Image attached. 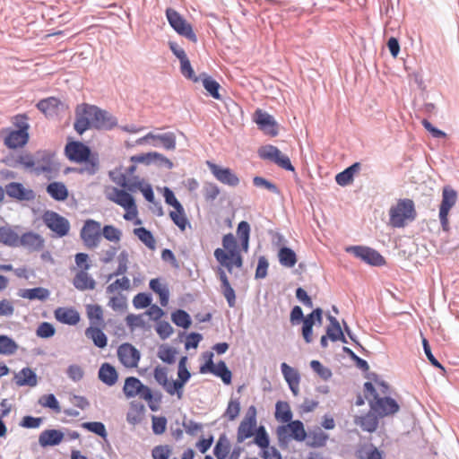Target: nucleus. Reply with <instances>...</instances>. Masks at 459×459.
<instances>
[{"label":"nucleus","mask_w":459,"mask_h":459,"mask_svg":"<svg viewBox=\"0 0 459 459\" xmlns=\"http://www.w3.org/2000/svg\"><path fill=\"white\" fill-rule=\"evenodd\" d=\"M416 217L414 202L409 198L399 199L389 210V222L394 228H403L406 221H413Z\"/></svg>","instance_id":"obj_1"},{"label":"nucleus","mask_w":459,"mask_h":459,"mask_svg":"<svg viewBox=\"0 0 459 459\" xmlns=\"http://www.w3.org/2000/svg\"><path fill=\"white\" fill-rule=\"evenodd\" d=\"M287 424L280 425L276 429L279 446L281 448H286L291 439L304 442L307 438L304 423L300 420H292Z\"/></svg>","instance_id":"obj_2"},{"label":"nucleus","mask_w":459,"mask_h":459,"mask_svg":"<svg viewBox=\"0 0 459 459\" xmlns=\"http://www.w3.org/2000/svg\"><path fill=\"white\" fill-rule=\"evenodd\" d=\"M165 15L169 26L180 36L186 38L190 42L196 43L198 39L189 23L177 10L168 7Z\"/></svg>","instance_id":"obj_3"},{"label":"nucleus","mask_w":459,"mask_h":459,"mask_svg":"<svg viewBox=\"0 0 459 459\" xmlns=\"http://www.w3.org/2000/svg\"><path fill=\"white\" fill-rule=\"evenodd\" d=\"M345 251L370 266L380 267L386 264L385 257L377 250L368 246H349Z\"/></svg>","instance_id":"obj_4"},{"label":"nucleus","mask_w":459,"mask_h":459,"mask_svg":"<svg viewBox=\"0 0 459 459\" xmlns=\"http://www.w3.org/2000/svg\"><path fill=\"white\" fill-rule=\"evenodd\" d=\"M97 108L98 106L88 103L77 105L74 129L79 135L92 128L93 114L97 111Z\"/></svg>","instance_id":"obj_5"},{"label":"nucleus","mask_w":459,"mask_h":459,"mask_svg":"<svg viewBox=\"0 0 459 459\" xmlns=\"http://www.w3.org/2000/svg\"><path fill=\"white\" fill-rule=\"evenodd\" d=\"M257 154L260 159L272 161L286 171H295V168L292 165L290 159L287 155L283 154L280 149L274 145L266 144L261 146L257 151Z\"/></svg>","instance_id":"obj_6"},{"label":"nucleus","mask_w":459,"mask_h":459,"mask_svg":"<svg viewBox=\"0 0 459 459\" xmlns=\"http://www.w3.org/2000/svg\"><path fill=\"white\" fill-rule=\"evenodd\" d=\"M42 221L44 225L53 232L56 238H64L70 231L69 221L56 212L45 211L42 215Z\"/></svg>","instance_id":"obj_7"},{"label":"nucleus","mask_w":459,"mask_h":459,"mask_svg":"<svg viewBox=\"0 0 459 459\" xmlns=\"http://www.w3.org/2000/svg\"><path fill=\"white\" fill-rule=\"evenodd\" d=\"M80 237L87 247H98L101 238L100 222L93 219H87L81 229Z\"/></svg>","instance_id":"obj_8"},{"label":"nucleus","mask_w":459,"mask_h":459,"mask_svg":"<svg viewBox=\"0 0 459 459\" xmlns=\"http://www.w3.org/2000/svg\"><path fill=\"white\" fill-rule=\"evenodd\" d=\"M369 406L380 419L394 415L400 411V404L390 395L378 396L375 401H369Z\"/></svg>","instance_id":"obj_9"},{"label":"nucleus","mask_w":459,"mask_h":459,"mask_svg":"<svg viewBox=\"0 0 459 459\" xmlns=\"http://www.w3.org/2000/svg\"><path fill=\"white\" fill-rule=\"evenodd\" d=\"M91 148L85 143L68 138L65 146V155L72 162L82 163V160L91 154Z\"/></svg>","instance_id":"obj_10"},{"label":"nucleus","mask_w":459,"mask_h":459,"mask_svg":"<svg viewBox=\"0 0 459 459\" xmlns=\"http://www.w3.org/2000/svg\"><path fill=\"white\" fill-rule=\"evenodd\" d=\"M206 165L212 176L221 184L230 187L238 186L240 182L239 178L230 168L222 167L211 160H207Z\"/></svg>","instance_id":"obj_11"},{"label":"nucleus","mask_w":459,"mask_h":459,"mask_svg":"<svg viewBox=\"0 0 459 459\" xmlns=\"http://www.w3.org/2000/svg\"><path fill=\"white\" fill-rule=\"evenodd\" d=\"M254 122L264 134L271 137L277 136L279 134V125L274 117L260 108H257L253 117Z\"/></svg>","instance_id":"obj_12"},{"label":"nucleus","mask_w":459,"mask_h":459,"mask_svg":"<svg viewBox=\"0 0 459 459\" xmlns=\"http://www.w3.org/2000/svg\"><path fill=\"white\" fill-rule=\"evenodd\" d=\"M117 358L125 368H136L141 359V352L133 344L124 342L117 348Z\"/></svg>","instance_id":"obj_13"},{"label":"nucleus","mask_w":459,"mask_h":459,"mask_svg":"<svg viewBox=\"0 0 459 459\" xmlns=\"http://www.w3.org/2000/svg\"><path fill=\"white\" fill-rule=\"evenodd\" d=\"M122 390L127 399L137 395L142 398L143 394L149 397L150 394V387L144 385L138 377L133 376L126 377Z\"/></svg>","instance_id":"obj_14"},{"label":"nucleus","mask_w":459,"mask_h":459,"mask_svg":"<svg viewBox=\"0 0 459 459\" xmlns=\"http://www.w3.org/2000/svg\"><path fill=\"white\" fill-rule=\"evenodd\" d=\"M6 195L13 199L17 201H32L35 198V193L30 188H26L22 183L20 182H10L5 185Z\"/></svg>","instance_id":"obj_15"},{"label":"nucleus","mask_w":459,"mask_h":459,"mask_svg":"<svg viewBox=\"0 0 459 459\" xmlns=\"http://www.w3.org/2000/svg\"><path fill=\"white\" fill-rule=\"evenodd\" d=\"M93 115L92 128L96 130L109 131L117 126V117L105 109L98 107L97 111Z\"/></svg>","instance_id":"obj_16"},{"label":"nucleus","mask_w":459,"mask_h":459,"mask_svg":"<svg viewBox=\"0 0 459 459\" xmlns=\"http://www.w3.org/2000/svg\"><path fill=\"white\" fill-rule=\"evenodd\" d=\"M45 239L41 235L33 231H27L19 237L18 247L22 246L30 252L40 251L43 249Z\"/></svg>","instance_id":"obj_17"},{"label":"nucleus","mask_w":459,"mask_h":459,"mask_svg":"<svg viewBox=\"0 0 459 459\" xmlns=\"http://www.w3.org/2000/svg\"><path fill=\"white\" fill-rule=\"evenodd\" d=\"M54 316L56 321L67 325H76L81 320L79 312L74 307H59L55 309Z\"/></svg>","instance_id":"obj_18"},{"label":"nucleus","mask_w":459,"mask_h":459,"mask_svg":"<svg viewBox=\"0 0 459 459\" xmlns=\"http://www.w3.org/2000/svg\"><path fill=\"white\" fill-rule=\"evenodd\" d=\"M65 437L61 429H49L42 431L39 437V444L41 447L56 446L60 445Z\"/></svg>","instance_id":"obj_19"},{"label":"nucleus","mask_w":459,"mask_h":459,"mask_svg":"<svg viewBox=\"0 0 459 459\" xmlns=\"http://www.w3.org/2000/svg\"><path fill=\"white\" fill-rule=\"evenodd\" d=\"M36 155L39 161H42L41 165H39L35 168V173L37 175H39L41 173H51L53 170L58 169L56 168L58 164L55 163L53 160L55 157L54 152L43 150L37 152Z\"/></svg>","instance_id":"obj_20"},{"label":"nucleus","mask_w":459,"mask_h":459,"mask_svg":"<svg viewBox=\"0 0 459 459\" xmlns=\"http://www.w3.org/2000/svg\"><path fill=\"white\" fill-rule=\"evenodd\" d=\"M217 273L221 281V293L225 297L228 306L230 307H234L236 305L235 290L231 287L229 278L222 268L219 267L217 270Z\"/></svg>","instance_id":"obj_21"},{"label":"nucleus","mask_w":459,"mask_h":459,"mask_svg":"<svg viewBox=\"0 0 459 459\" xmlns=\"http://www.w3.org/2000/svg\"><path fill=\"white\" fill-rule=\"evenodd\" d=\"M114 172H109V177L113 181L117 182V185L124 187V190L129 193L135 192L136 190H141V187L145 184L143 179H140L138 176H133L131 179L126 177V174H120L118 180H117L114 177Z\"/></svg>","instance_id":"obj_22"},{"label":"nucleus","mask_w":459,"mask_h":459,"mask_svg":"<svg viewBox=\"0 0 459 459\" xmlns=\"http://www.w3.org/2000/svg\"><path fill=\"white\" fill-rule=\"evenodd\" d=\"M163 281L164 280L160 277L151 279L149 288L159 296L161 307H166L169 303L170 294L168 284L163 282Z\"/></svg>","instance_id":"obj_23"},{"label":"nucleus","mask_w":459,"mask_h":459,"mask_svg":"<svg viewBox=\"0 0 459 459\" xmlns=\"http://www.w3.org/2000/svg\"><path fill=\"white\" fill-rule=\"evenodd\" d=\"M191 377V373L178 372V378L169 381V384L167 388V393L169 395H176L178 399H181L184 394V387L188 383Z\"/></svg>","instance_id":"obj_24"},{"label":"nucleus","mask_w":459,"mask_h":459,"mask_svg":"<svg viewBox=\"0 0 459 459\" xmlns=\"http://www.w3.org/2000/svg\"><path fill=\"white\" fill-rule=\"evenodd\" d=\"M98 377L106 385L113 386L118 380V372L113 365L104 362L99 368Z\"/></svg>","instance_id":"obj_25"},{"label":"nucleus","mask_w":459,"mask_h":459,"mask_svg":"<svg viewBox=\"0 0 459 459\" xmlns=\"http://www.w3.org/2000/svg\"><path fill=\"white\" fill-rule=\"evenodd\" d=\"M30 139V135H26L20 131L11 129L4 139V145L10 150L22 148Z\"/></svg>","instance_id":"obj_26"},{"label":"nucleus","mask_w":459,"mask_h":459,"mask_svg":"<svg viewBox=\"0 0 459 459\" xmlns=\"http://www.w3.org/2000/svg\"><path fill=\"white\" fill-rule=\"evenodd\" d=\"M47 194L56 202H65L69 196V190L61 181H53L46 186Z\"/></svg>","instance_id":"obj_27"},{"label":"nucleus","mask_w":459,"mask_h":459,"mask_svg":"<svg viewBox=\"0 0 459 459\" xmlns=\"http://www.w3.org/2000/svg\"><path fill=\"white\" fill-rule=\"evenodd\" d=\"M102 325H90L85 330V335L91 339L93 344L99 349H104L108 345V336L102 330Z\"/></svg>","instance_id":"obj_28"},{"label":"nucleus","mask_w":459,"mask_h":459,"mask_svg":"<svg viewBox=\"0 0 459 459\" xmlns=\"http://www.w3.org/2000/svg\"><path fill=\"white\" fill-rule=\"evenodd\" d=\"M15 383L18 386H36L38 384V377L34 370L29 367H25L20 370L14 377Z\"/></svg>","instance_id":"obj_29"},{"label":"nucleus","mask_w":459,"mask_h":459,"mask_svg":"<svg viewBox=\"0 0 459 459\" xmlns=\"http://www.w3.org/2000/svg\"><path fill=\"white\" fill-rule=\"evenodd\" d=\"M199 81L202 82L204 88L212 98L215 100H221V96L220 94V89L221 87L213 77L205 72H203L199 74Z\"/></svg>","instance_id":"obj_30"},{"label":"nucleus","mask_w":459,"mask_h":459,"mask_svg":"<svg viewBox=\"0 0 459 459\" xmlns=\"http://www.w3.org/2000/svg\"><path fill=\"white\" fill-rule=\"evenodd\" d=\"M73 284L78 290H94L96 287L95 280L84 271H79L73 279Z\"/></svg>","instance_id":"obj_31"},{"label":"nucleus","mask_w":459,"mask_h":459,"mask_svg":"<svg viewBox=\"0 0 459 459\" xmlns=\"http://www.w3.org/2000/svg\"><path fill=\"white\" fill-rule=\"evenodd\" d=\"M379 419L380 417L370 410L365 416L358 418L355 423L359 425L362 430L373 433L378 427Z\"/></svg>","instance_id":"obj_32"},{"label":"nucleus","mask_w":459,"mask_h":459,"mask_svg":"<svg viewBox=\"0 0 459 459\" xmlns=\"http://www.w3.org/2000/svg\"><path fill=\"white\" fill-rule=\"evenodd\" d=\"M457 200V192L450 186H446L442 190V200L439 205V212H450Z\"/></svg>","instance_id":"obj_33"},{"label":"nucleus","mask_w":459,"mask_h":459,"mask_svg":"<svg viewBox=\"0 0 459 459\" xmlns=\"http://www.w3.org/2000/svg\"><path fill=\"white\" fill-rule=\"evenodd\" d=\"M50 291L44 287H34L19 290V296L29 300L44 301L48 299Z\"/></svg>","instance_id":"obj_34"},{"label":"nucleus","mask_w":459,"mask_h":459,"mask_svg":"<svg viewBox=\"0 0 459 459\" xmlns=\"http://www.w3.org/2000/svg\"><path fill=\"white\" fill-rule=\"evenodd\" d=\"M274 417L277 421L287 424L292 420L293 413L289 403L285 401H278L275 403Z\"/></svg>","instance_id":"obj_35"},{"label":"nucleus","mask_w":459,"mask_h":459,"mask_svg":"<svg viewBox=\"0 0 459 459\" xmlns=\"http://www.w3.org/2000/svg\"><path fill=\"white\" fill-rule=\"evenodd\" d=\"M213 376L220 377L225 385L232 383V372L224 360L218 361L210 371Z\"/></svg>","instance_id":"obj_36"},{"label":"nucleus","mask_w":459,"mask_h":459,"mask_svg":"<svg viewBox=\"0 0 459 459\" xmlns=\"http://www.w3.org/2000/svg\"><path fill=\"white\" fill-rule=\"evenodd\" d=\"M82 164H84V166L78 169V173L82 174L86 172L90 176L95 175L100 169L99 154L95 152H91V154L88 155L84 160H82Z\"/></svg>","instance_id":"obj_37"},{"label":"nucleus","mask_w":459,"mask_h":459,"mask_svg":"<svg viewBox=\"0 0 459 459\" xmlns=\"http://www.w3.org/2000/svg\"><path fill=\"white\" fill-rule=\"evenodd\" d=\"M278 259L281 265L292 268L297 263V254L292 248L282 246L279 248Z\"/></svg>","instance_id":"obj_38"},{"label":"nucleus","mask_w":459,"mask_h":459,"mask_svg":"<svg viewBox=\"0 0 459 459\" xmlns=\"http://www.w3.org/2000/svg\"><path fill=\"white\" fill-rule=\"evenodd\" d=\"M19 235L9 225L0 226V243L12 247H18Z\"/></svg>","instance_id":"obj_39"},{"label":"nucleus","mask_w":459,"mask_h":459,"mask_svg":"<svg viewBox=\"0 0 459 459\" xmlns=\"http://www.w3.org/2000/svg\"><path fill=\"white\" fill-rule=\"evenodd\" d=\"M81 427L89 432H91L100 437H101L104 442L109 446V442L108 439V432L106 429V426L101 421H86L81 424Z\"/></svg>","instance_id":"obj_40"},{"label":"nucleus","mask_w":459,"mask_h":459,"mask_svg":"<svg viewBox=\"0 0 459 459\" xmlns=\"http://www.w3.org/2000/svg\"><path fill=\"white\" fill-rule=\"evenodd\" d=\"M87 316L90 320L91 325L104 326L103 309L99 304H89L86 306Z\"/></svg>","instance_id":"obj_41"},{"label":"nucleus","mask_w":459,"mask_h":459,"mask_svg":"<svg viewBox=\"0 0 459 459\" xmlns=\"http://www.w3.org/2000/svg\"><path fill=\"white\" fill-rule=\"evenodd\" d=\"M169 215L172 222L180 230V231L183 232L186 228H191L190 221L186 214L184 207L176 211H170Z\"/></svg>","instance_id":"obj_42"},{"label":"nucleus","mask_w":459,"mask_h":459,"mask_svg":"<svg viewBox=\"0 0 459 459\" xmlns=\"http://www.w3.org/2000/svg\"><path fill=\"white\" fill-rule=\"evenodd\" d=\"M134 234L138 239L143 243L149 249L154 250L156 247V240L152 232L145 227L134 228Z\"/></svg>","instance_id":"obj_43"},{"label":"nucleus","mask_w":459,"mask_h":459,"mask_svg":"<svg viewBox=\"0 0 459 459\" xmlns=\"http://www.w3.org/2000/svg\"><path fill=\"white\" fill-rule=\"evenodd\" d=\"M171 321L183 329H188L192 325L191 316L181 308H178L171 313Z\"/></svg>","instance_id":"obj_44"},{"label":"nucleus","mask_w":459,"mask_h":459,"mask_svg":"<svg viewBox=\"0 0 459 459\" xmlns=\"http://www.w3.org/2000/svg\"><path fill=\"white\" fill-rule=\"evenodd\" d=\"M178 351L176 348L161 344L158 349V358L168 365H172L177 360Z\"/></svg>","instance_id":"obj_45"},{"label":"nucleus","mask_w":459,"mask_h":459,"mask_svg":"<svg viewBox=\"0 0 459 459\" xmlns=\"http://www.w3.org/2000/svg\"><path fill=\"white\" fill-rule=\"evenodd\" d=\"M61 104H62V102L58 98L48 97V98L40 100L37 103L36 107L40 112H42L44 114H48V113H55L58 109V108Z\"/></svg>","instance_id":"obj_46"},{"label":"nucleus","mask_w":459,"mask_h":459,"mask_svg":"<svg viewBox=\"0 0 459 459\" xmlns=\"http://www.w3.org/2000/svg\"><path fill=\"white\" fill-rule=\"evenodd\" d=\"M230 450V443L225 434H221L213 447V455L217 459H225Z\"/></svg>","instance_id":"obj_47"},{"label":"nucleus","mask_w":459,"mask_h":459,"mask_svg":"<svg viewBox=\"0 0 459 459\" xmlns=\"http://www.w3.org/2000/svg\"><path fill=\"white\" fill-rule=\"evenodd\" d=\"M18 350L17 342L7 334H0V355L10 356Z\"/></svg>","instance_id":"obj_48"},{"label":"nucleus","mask_w":459,"mask_h":459,"mask_svg":"<svg viewBox=\"0 0 459 459\" xmlns=\"http://www.w3.org/2000/svg\"><path fill=\"white\" fill-rule=\"evenodd\" d=\"M256 423L242 420L238 428L237 441L242 443L255 434Z\"/></svg>","instance_id":"obj_49"},{"label":"nucleus","mask_w":459,"mask_h":459,"mask_svg":"<svg viewBox=\"0 0 459 459\" xmlns=\"http://www.w3.org/2000/svg\"><path fill=\"white\" fill-rule=\"evenodd\" d=\"M39 403L44 407L52 410L54 412L58 413L61 411L59 401L54 394H43L39 399Z\"/></svg>","instance_id":"obj_50"},{"label":"nucleus","mask_w":459,"mask_h":459,"mask_svg":"<svg viewBox=\"0 0 459 459\" xmlns=\"http://www.w3.org/2000/svg\"><path fill=\"white\" fill-rule=\"evenodd\" d=\"M281 371L288 385H293L294 382H300V375L299 371L288 365L286 362H282L281 364Z\"/></svg>","instance_id":"obj_51"},{"label":"nucleus","mask_w":459,"mask_h":459,"mask_svg":"<svg viewBox=\"0 0 459 459\" xmlns=\"http://www.w3.org/2000/svg\"><path fill=\"white\" fill-rule=\"evenodd\" d=\"M179 63H180V73L181 74L194 82H199V75H195V73L193 69V66L191 65V62L188 58V56H186V58H183L181 60H179Z\"/></svg>","instance_id":"obj_52"},{"label":"nucleus","mask_w":459,"mask_h":459,"mask_svg":"<svg viewBox=\"0 0 459 459\" xmlns=\"http://www.w3.org/2000/svg\"><path fill=\"white\" fill-rule=\"evenodd\" d=\"M101 236L108 241L119 242L122 237V231L111 224H106L101 228Z\"/></svg>","instance_id":"obj_53"},{"label":"nucleus","mask_w":459,"mask_h":459,"mask_svg":"<svg viewBox=\"0 0 459 459\" xmlns=\"http://www.w3.org/2000/svg\"><path fill=\"white\" fill-rule=\"evenodd\" d=\"M185 335H186L185 349L186 351H188L190 349H196L204 338L203 334L200 333H197V332H191L186 334L185 332H182L179 333L180 338H182Z\"/></svg>","instance_id":"obj_54"},{"label":"nucleus","mask_w":459,"mask_h":459,"mask_svg":"<svg viewBox=\"0 0 459 459\" xmlns=\"http://www.w3.org/2000/svg\"><path fill=\"white\" fill-rule=\"evenodd\" d=\"M253 185L255 187L267 189L268 191L275 195L281 194V190L273 182L260 176H255L253 178Z\"/></svg>","instance_id":"obj_55"},{"label":"nucleus","mask_w":459,"mask_h":459,"mask_svg":"<svg viewBox=\"0 0 459 459\" xmlns=\"http://www.w3.org/2000/svg\"><path fill=\"white\" fill-rule=\"evenodd\" d=\"M152 302V295L150 292H139L133 299V306L136 309L148 307Z\"/></svg>","instance_id":"obj_56"},{"label":"nucleus","mask_w":459,"mask_h":459,"mask_svg":"<svg viewBox=\"0 0 459 459\" xmlns=\"http://www.w3.org/2000/svg\"><path fill=\"white\" fill-rule=\"evenodd\" d=\"M254 444L256 445L262 450V457L264 459H269L270 453L268 451L270 447V437L269 435H255L253 440Z\"/></svg>","instance_id":"obj_57"},{"label":"nucleus","mask_w":459,"mask_h":459,"mask_svg":"<svg viewBox=\"0 0 459 459\" xmlns=\"http://www.w3.org/2000/svg\"><path fill=\"white\" fill-rule=\"evenodd\" d=\"M310 368L325 381L329 380L333 376L332 370L329 368L325 367L317 359H313L310 361Z\"/></svg>","instance_id":"obj_58"},{"label":"nucleus","mask_w":459,"mask_h":459,"mask_svg":"<svg viewBox=\"0 0 459 459\" xmlns=\"http://www.w3.org/2000/svg\"><path fill=\"white\" fill-rule=\"evenodd\" d=\"M240 411V402L238 398L230 399L228 403L227 408L223 413L229 420L232 421L237 419Z\"/></svg>","instance_id":"obj_59"},{"label":"nucleus","mask_w":459,"mask_h":459,"mask_svg":"<svg viewBox=\"0 0 459 459\" xmlns=\"http://www.w3.org/2000/svg\"><path fill=\"white\" fill-rule=\"evenodd\" d=\"M157 152H149L145 153H139L130 157V160L133 163L151 165L155 164Z\"/></svg>","instance_id":"obj_60"},{"label":"nucleus","mask_w":459,"mask_h":459,"mask_svg":"<svg viewBox=\"0 0 459 459\" xmlns=\"http://www.w3.org/2000/svg\"><path fill=\"white\" fill-rule=\"evenodd\" d=\"M168 420L165 416H152V429L154 435H162L167 429Z\"/></svg>","instance_id":"obj_61"},{"label":"nucleus","mask_w":459,"mask_h":459,"mask_svg":"<svg viewBox=\"0 0 459 459\" xmlns=\"http://www.w3.org/2000/svg\"><path fill=\"white\" fill-rule=\"evenodd\" d=\"M153 377L156 382L161 385L167 392L169 380L168 377V369L165 367L157 366L153 370Z\"/></svg>","instance_id":"obj_62"},{"label":"nucleus","mask_w":459,"mask_h":459,"mask_svg":"<svg viewBox=\"0 0 459 459\" xmlns=\"http://www.w3.org/2000/svg\"><path fill=\"white\" fill-rule=\"evenodd\" d=\"M55 333H56V328L49 322L40 323L36 329L37 336L39 338H42V339L51 338L55 335Z\"/></svg>","instance_id":"obj_63"},{"label":"nucleus","mask_w":459,"mask_h":459,"mask_svg":"<svg viewBox=\"0 0 459 459\" xmlns=\"http://www.w3.org/2000/svg\"><path fill=\"white\" fill-rule=\"evenodd\" d=\"M155 331L161 340L168 339L173 333V327L165 320L157 321Z\"/></svg>","instance_id":"obj_64"}]
</instances>
